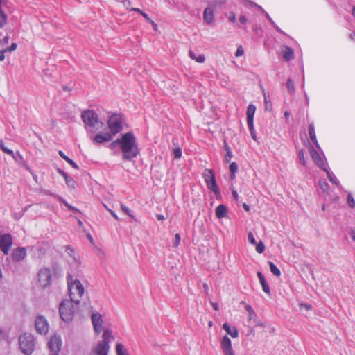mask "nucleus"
Here are the masks:
<instances>
[{"instance_id": "nucleus-1", "label": "nucleus", "mask_w": 355, "mask_h": 355, "mask_svg": "<svg viewBox=\"0 0 355 355\" xmlns=\"http://www.w3.org/2000/svg\"><path fill=\"white\" fill-rule=\"evenodd\" d=\"M121 150L123 153V159L130 161L139 154V149L137 139L134 134L128 132L123 134L120 137Z\"/></svg>"}, {"instance_id": "nucleus-2", "label": "nucleus", "mask_w": 355, "mask_h": 355, "mask_svg": "<svg viewBox=\"0 0 355 355\" xmlns=\"http://www.w3.org/2000/svg\"><path fill=\"white\" fill-rule=\"evenodd\" d=\"M68 289L69 291L70 300L78 304L84 294L85 289L81 282L73 278V275H68L67 277Z\"/></svg>"}, {"instance_id": "nucleus-3", "label": "nucleus", "mask_w": 355, "mask_h": 355, "mask_svg": "<svg viewBox=\"0 0 355 355\" xmlns=\"http://www.w3.org/2000/svg\"><path fill=\"white\" fill-rule=\"evenodd\" d=\"M19 348L24 355H31L35 351L36 341L31 333L21 334L18 339Z\"/></svg>"}, {"instance_id": "nucleus-4", "label": "nucleus", "mask_w": 355, "mask_h": 355, "mask_svg": "<svg viewBox=\"0 0 355 355\" xmlns=\"http://www.w3.org/2000/svg\"><path fill=\"white\" fill-rule=\"evenodd\" d=\"M103 340L100 341L92 350L89 355H107L110 343L114 339L111 331L107 329L103 334Z\"/></svg>"}, {"instance_id": "nucleus-5", "label": "nucleus", "mask_w": 355, "mask_h": 355, "mask_svg": "<svg viewBox=\"0 0 355 355\" xmlns=\"http://www.w3.org/2000/svg\"><path fill=\"white\" fill-rule=\"evenodd\" d=\"M73 303L71 300H64L60 304V316L65 322H69L73 318L75 310Z\"/></svg>"}, {"instance_id": "nucleus-6", "label": "nucleus", "mask_w": 355, "mask_h": 355, "mask_svg": "<svg viewBox=\"0 0 355 355\" xmlns=\"http://www.w3.org/2000/svg\"><path fill=\"white\" fill-rule=\"evenodd\" d=\"M81 118L87 128H93L98 124L103 125V123L98 121L97 114L93 110H85L81 114Z\"/></svg>"}, {"instance_id": "nucleus-7", "label": "nucleus", "mask_w": 355, "mask_h": 355, "mask_svg": "<svg viewBox=\"0 0 355 355\" xmlns=\"http://www.w3.org/2000/svg\"><path fill=\"white\" fill-rule=\"evenodd\" d=\"M107 125L110 133L113 136H115L117 133L120 132L123 129L121 115L114 114L112 116H110L107 121Z\"/></svg>"}, {"instance_id": "nucleus-8", "label": "nucleus", "mask_w": 355, "mask_h": 355, "mask_svg": "<svg viewBox=\"0 0 355 355\" xmlns=\"http://www.w3.org/2000/svg\"><path fill=\"white\" fill-rule=\"evenodd\" d=\"M204 179L209 189L211 190L217 196L220 194V190L216 184V180L212 169H207L204 173Z\"/></svg>"}, {"instance_id": "nucleus-9", "label": "nucleus", "mask_w": 355, "mask_h": 355, "mask_svg": "<svg viewBox=\"0 0 355 355\" xmlns=\"http://www.w3.org/2000/svg\"><path fill=\"white\" fill-rule=\"evenodd\" d=\"M62 339L60 336L58 334H54L51 336L49 342H48V349L51 352V354H59V352L62 347Z\"/></svg>"}, {"instance_id": "nucleus-10", "label": "nucleus", "mask_w": 355, "mask_h": 355, "mask_svg": "<svg viewBox=\"0 0 355 355\" xmlns=\"http://www.w3.org/2000/svg\"><path fill=\"white\" fill-rule=\"evenodd\" d=\"M35 327L38 334L45 335L49 331V326L47 320L43 315H38L35 320Z\"/></svg>"}, {"instance_id": "nucleus-11", "label": "nucleus", "mask_w": 355, "mask_h": 355, "mask_svg": "<svg viewBox=\"0 0 355 355\" xmlns=\"http://www.w3.org/2000/svg\"><path fill=\"white\" fill-rule=\"evenodd\" d=\"M38 281L42 287L46 288L51 283V272L49 268H42L38 272Z\"/></svg>"}, {"instance_id": "nucleus-12", "label": "nucleus", "mask_w": 355, "mask_h": 355, "mask_svg": "<svg viewBox=\"0 0 355 355\" xmlns=\"http://www.w3.org/2000/svg\"><path fill=\"white\" fill-rule=\"evenodd\" d=\"M12 244V239L10 234H1L0 233V251L8 254Z\"/></svg>"}, {"instance_id": "nucleus-13", "label": "nucleus", "mask_w": 355, "mask_h": 355, "mask_svg": "<svg viewBox=\"0 0 355 355\" xmlns=\"http://www.w3.org/2000/svg\"><path fill=\"white\" fill-rule=\"evenodd\" d=\"M220 347L224 355H235L232 347V342L227 336H224L220 342Z\"/></svg>"}, {"instance_id": "nucleus-14", "label": "nucleus", "mask_w": 355, "mask_h": 355, "mask_svg": "<svg viewBox=\"0 0 355 355\" xmlns=\"http://www.w3.org/2000/svg\"><path fill=\"white\" fill-rule=\"evenodd\" d=\"M92 322L94 326V331L96 334H99L101 331L103 320L101 315L98 313H92Z\"/></svg>"}, {"instance_id": "nucleus-15", "label": "nucleus", "mask_w": 355, "mask_h": 355, "mask_svg": "<svg viewBox=\"0 0 355 355\" xmlns=\"http://www.w3.org/2000/svg\"><path fill=\"white\" fill-rule=\"evenodd\" d=\"M114 136L110 132H100L95 135L94 141L96 144H102L105 141H110Z\"/></svg>"}, {"instance_id": "nucleus-16", "label": "nucleus", "mask_w": 355, "mask_h": 355, "mask_svg": "<svg viewBox=\"0 0 355 355\" xmlns=\"http://www.w3.org/2000/svg\"><path fill=\"white\" fill-rule=\"evenodd\" d=\"M26 257V250L25 248H17L12 253V258L17 261L24 259Z\"/></svg>"}, {"instance_id": "nucleus-17", "label": "nucleus", "mask_w": 355, "mask_h": 355, "mask_svg": "<svg viewBox=\"0 0 355 355\" xmlns=\"http://www.w3.org/2000/svg\"><path fill=\"white\" fill-rule=\"evenodd\" d=\"M282 56L285 61L292 60L294 57L293 50L288 46H283L282 48Z\"/></svg>"}, {"instance_id": "nucleus-18", "label": "nucleus", "mask_w": 355, "mask_h": 355, "mask_svg": "<svg viewBox=\"0 0 355 355\" xmlns=\"http://www.w3.org/2000/svg\"><path fill=\"white\" fill-rule=\"evenodd\" d=\"M311 156L315 163V164L320 167V168L323 169L325 168L324 164L323 162L322 159L320 157L319 154L315 151L313 148H311L310 151Z\"/></svg>"}, {"instance_id": "nucleus-19", "label": "nucleus", "mask_w": 355, "mask_h": 355, "mask_svg": "<svg viewBox=\"0 0 355 355\" xmlns=\"http://www.w3.org/2000/svg\"><path fill=\"white\" fill-rule=\"evenodd\" d=\"M255 110H256V107L252 104H250L248 105V107H247L246 115H247V124L248 125H252V123H253V120H254V115L255 113Z\"/></svg>"}, {"instance_id": "nucleus-20", "label": "nucleus", "mask_w": 355, "mask_h": 355, "mask_svg": "<svg viewBox=\"0 0 355 355\" xmlns=\"http://www.w3.org/2000/svg\"><path fill=\"white\" fill-rule=\"evenodd\" d=\"M216 216L218 218L220 219L227 216V207L223 205H219L215 210Z\"/></svg>"}, {"instance_id": "nucleus-21", "label": "nucleus", "mask_w": 355, "mask_h": 355, "mask_svg": "<svg viewBox=\"0 0 355 355\" xmlns=\"http://www.w3.org/2000/svg\"><path fill=\"white\" fill-rule=\"evenodd\" d=\"M257 277L259 279L260 284L262 286L263 291L268 294H270V286L268 284L264 275L261 272H257Z\"/></svg>"}, {"instance_id": "nucleus-22", "label": "nucleus", "mask_w": 355, "mask_h": 355, "mask_svg": "<svg viewBox=\"0 0 355 355\" xmlns=\"http://www.w3.org/2000/svg\"><path fill=\"white\" fill-rule=\"evenodd\" d=\"M203 18L204 21L208 24H210L213 22L214 19V13L209 8H206L205 9L203 12Z\"/></svg>"}, {"instance_id": "nucleus-23", "label": "nucleus", "mask_w": 355, "mask_h": 355, "mask_svg": "<svg viewBox=\"0 0 355 355\" xmlns=\"http://www.w3.org/2000/svg\"><path fill=\"white\" fill-rule=\"evenodd\" d=\"M223 329L233 338H236L239 336L238 330L236 327L231 328L228 323L225 322L223 325Z\"/></svg>"}, {"instance_id": "nucleus-24", "label": "nucleus", "mask_w": 355, "mask_h": 355, "mask_svg": "<svg viewBox=\"0 0 355 355\" xmlns=\"http://www.w3.org/2000/svg\"><path fill=\"white\" fill-rule=\"evenodd\" d=\"M309 137H310V139L312 141V142L315 145V146L317 148H319V144H318L317 139H316V135H315V128H314L313 124H310L309 125Z\"/></svg>"}, {"instance_id": "nucleus-25", "label": "nucleus", "mask_w": 355, "mask_h": 355, "mask_svg": "<svg viewBox=\"0 0 355 355\" xmlns=\"http://www.w3.org/2000/svg\"><path fill=\"white\" fill-rule=\"evenodd\" d=\"M58 154L63 159H64L69 164H70L73 168L75 169H78L79 167L76 164V163L72 160L71 159H70L69 157H67V155H65V154L62 151V150H60L58 152Z\"/></svg>"}, {"instance_id": "nucleus-26", "label": "nucleus", "mask_w": 355, "mask_h": 355, "mask_svg": "<svg viewBox=\"0 0 355 355\" xmlns=\"http://www.w3.org/2000/svg\"><path fill=\"white\" fill-rule=\"evenodd\" d=\"M189 55L192 60H196L197 62L203 63L205 61V56L204 55H200L197 57L195 53L191 50L189 51Z\"/></svg>"}, {"instance_id": "nucleus-27", "label": "nucleus", "mask_w": 355, "mask_h": 355, "mask_svg": "<svg viewBox=\"0 0 355 355\" xmlns=\"http://www.w3.org/2000/svg\"><path fill=\"white\" fill-rule=\"evenodd\" d=\"M116 355H128L127 350L122 343H117L116 346Z\"/></svg>"}, {"instance_id": "nucleus-28", "label": "nucleus", "mask_w": 355, "mask_h": 355, "mask_svg": "<svg viewBox=\"0 0 355 355\" xmlns=\"http://www.w3.org/2000/svg\"><path fill=\"white\" fill-rule=\"evenodd\" d=\"M230 172V178L234 180L235 178V174L238 171V165L236 162H232L229 167Z\"/></svg>"}, {"instance_id": "nucleus-29", "label": "nucleus", "mask_w": 355, "mask_h": 355, "mask_svg": "<svg viewBox=\"0 0 355 355\" xmlns=\"http://www.w3.org/2000/svg\"><path fill=\"white\" fill-rule=\"evenodd\" d=\"M324 171H325L327 172V177L329 180V181L336 185V186H338L339 185V180L337 179V178L332 173H331L327 168H324Z\"/></svg>"}, {"instance_id": "nucleus-30", "label": "nucleus", "mask_w": 355, "mask_h": 355, "mask_svg": "<svg viewBox=\"0 0 355 355\" xmlns=\"http://www.w3.org/2000/svg\"><path fill=\"white\" fill-rule=\"evenodd\" d=\"M268 265L270 266V270L271 271V272L277 276V277H279L281 275V272L279 270V269L271 261H268Z\"/></svg>"}, {"instance_id": "nucleus-31", "label": "nucleus", "mask_w": 355, "mask_h": 355, "mask_svg": "<svg viewBox=\"0 0 355 355\" xmlns=\"http://www.w3.org/2000/svg\"><path fill=\"white\" fill-rule=\"evenodd\" d=\"M0 148L6 154L10 155L12 157L13 159H15V154L14 153L13 150L7 148L4 144L3 141L2 140H0Z\"/></svg>"}, {"instance_id": "nucleus-32", "label": "nucleus", "mask_w": 355, "mask_h": 355, "mask_svg": "<svg viewBox=\"0 0 355 355\" xmlns=\"http://www.w3.org/2000/svg\"><path fill=\"white\" fill-rule=\"evenodd\" d=\"M7 15L2 10L1 6H0V28H3L6 24Z\"/></svg>"}, {"instance_id": "nucleus-33", "label": "nucleus", "mask_w": 355, "mask_h": 355, "mask_svg": "<svg viewBox=\"0 0 355 355\" xmlns=\"http://www.w3.org/2000/svg\"><path fill=\"white\" fill-rule=\"evenodd\" d=\"M64 180H65L66 184L69 187L72 188V189H74L76 187V184L73 178L68 175L64 178Z\"/></svg>"}, {"instance_id": "nucleus-34", "label": "nucleus", "mask_w": 355, "mask_h": 355, "mask_svg": "<svg viewBox=\"0 0 355 355\" xmlns=\"http://www.w3.org/2000/svg\"><path fill=\"white\" fill-rule=\"evenodd\" d=\"M286 87H287V89H288V92L290 94L294 93V92H295V85H294V83H293V82L292 81V80L291 78H288V80H287Z\"/></svg>"}, {"instance_id": "nucleus-35", "label": "nucleus", "mask_w": 355, "mask_h": 355, "mask_svg": "<svg viewBox=\"0 0 355 355\" xmlns=\"http://www.w3.org/2000/svg\"><path fill=\"white\" fill-rule=\"evenodd\" d=\"M60 200L70 210L80 213V210L72 205H69L64 198H60Z\"/></svg>"}, {"instance_id": "nucleus-36", "label": "nucleus", "mask_w": 355, "mask_h": 355, "mask_svg": "<svg viewBox=\"0 0 355 355\" xmlns=\"http://www.w3.org/2000/svg\"><path fill=\"white\" fill-rule=\"evenodd\" d=\"M319 185H320V189L322 190V191L323 193H328L329 189V185L328 184L327 182H323V181H320L319 182Z\"/></svg>"}, {"instance_id": "nucleus-37", "label": "nucleus", "mask_w": 355, "mask_h": 355, "mask_svg": "<svg viewBox=\"0 0 355 355\" xmlns=\"http://www.w3.org/2000/svg\"><path fill=\"white\" fill-rule=\"evenodd\" d=\"M298 157H299L300 163L302 165H305L306 164V160H305V157H304V150L301 149V150H299V152H298Z\"/></svg>"}, {"instance_id": "nucleus-38", "label": "nucleus", "mask_w": 355, "mask_h": 355, "mask_svg": "<svg viewBox=\"0 0 355 355\" xmlns=\"http://www.w3.org/2000/svg\"><path fill=\"white\" fill-rule=\"evenodd\" d=\"M265 250V245L262 241L256 244V250L258 253H263Z\"/></svg>"}, {"instance_id": "nucleus-39", "label": "nucleus", "mask_w": 355, "mask_h": 355, "mask_svg": "<svg viewBox=\"0 0 355 355\" xmlns=\"http://www.w3.org/2000/svg\"><path fill=\"white\" fill-rule=\"evenodd\" d=\"M173 157L175 159H180L182 157V149L179 147L173 149Z\"/></svg>"}, {"instance_id": "nucleus-40", "label": "nucleus", "mask_w": 355, "mask_h": 355, "mask_svg": "<svg viewBox=\"0 0 355 355\" xmlns=\"http://www.w3.org/2000/svg\"><path fill=\"white\" fill-rule=\"evenodd\" d=\"M121 210L125 213L127 215H128L132 218H134L133 215L131 214V211L128 207H127L125 205L121 204Z\"/></svg>"}, {"instance_id": "nucleus-41", "label": "nucleus", "mask_w": 355, "mask_h": 355, "mask_svg": "<svg viewBox=\"0 0 355 355\" xmlns=\"http://www.w3.org/2000/svg\"><path fill=\"white\" fill-rule=\"evenodd\" d=\"M347 203L350 207H355V200L351 194H349L347 196Z\"/></svg>"}, {"instance_id": "nucleus-42", "label": "nucleus", "mask_w": 355, "mask_h": 355, "mask_svg": "<svg viewBox=\"0 0 355 355\" xmlns=\"http://www.w3.org/2000/svg\"><path fill=\"white\" fill-rule=\"evenodd\" d=\"M117 146H119V148H121V141H120V138H117L115 141H112L110 144V148L111 149H114L115 148H116Z\"/></svg>"}, {"instance_id": "nucleus-43", "label": "nucleus", "mask_w": 355, "mask_h": 355, "mask_svg": "<svg viewBox=\"0 0 355 355\" xmlns=\"http://www.w3.org/2000/svg\"><path fill=\"white\" fill-rule=\"evenodd\" d=\"M248 128H249V130L250 132V135H251V137L254 140V141H257V137H256V134H255V130L254 129V125H253V123H252V125H248Z\"/></svg>"}, {"instance_id": "nucleus-44", "label": "nucleus", "mask_w": 355, "mask_h": 355, "mask_svg": "<svg viewBox=\"0 0 355 355\" xmlns=\"http://www.w3.org/2000/svg\"><path fill=\"white\" fill-rule=\"evenodd\" d=\"M248 241L252 244V245H256L257 244V241H256V239L253 235V234L252 232H249L248 234Z\"/></svg>"}, {"instance_id": "nucleus-45", "label": "nucleus", "mask_w": 355, "mask_h": 355, "mask_svg": "<svg viewBox=\"0 0 355 355\" xmlns=\"http://www.w3.org/2000/svg\"><path fill=\"white\" fill-rule=\"evenodd\" d=\"M266 18L270 21V23L272 24V26L278 31L281 32L280 28L275 24L274 21L272 19V18L270 17L268 14H266Z\"/></svg>"}, {"instance_id": "nucleus-46", "label": "nucleus", "mask_w": 355, "mask_h": 355, "mask_svg": "<svg viewBox=\"0 0 355 355\" xmlns=\"http://www.w3.org/2000/svg\"><path fill=\"white\" fill-rule=\"evenodd\" d=\"M180 240H181L180 235V234L177 233L175 236V241L173 243V246L175 248L178 247L180 243Z\"/></svg>"}, {"instance_id": "nucleus-47", "label": "nucleus", "mask_w": 355, "mask_h": 355, "mask_svg": "<svg viewBox=\"0 0 355 355\" xmlns=\"http://www.w3.org/2000/svg\"><path fill=\"white\" fill-rule=\"evenodd\" d=\"M244 53V50L243 49V47L241 46H239L237 49H236V53H235V55L236 57H239V56H241L243 55Z\"/></svg>"}, {"instance_id": "nucleus-48", "label": "nucleus", "mask_w": 355, "mask_h": 355, "mask_svg": "<svg viewBox=\"0 0 355 355\" xmlns=\"http://www.w3.org/2000/svg\"><path fill=\"white\" fill-rule=\"evenodd\" d=\"M232 157V153L230 149H228V152H227L226 155L225 157V159L226 162H230Z\"/></svg>"}, {"instance_id": "nucleus-49", "label": "nucleus", "mask_w": 355, "mask_h": 355, "mask_svg": "<svg viewBox=\"0 0 355 355\" xmlns=\"http://www.w3.org/2000/svg\"><path fill=\"white\" fill-rule=\"evenodd\" d=\"M17 48V44L16 43H12L9 47H7L4 50L6 51V52H11L14 50H15Z\"/></svg>"}, {"instance_id": "nucleus-50", "label": "nucleus", "mask_w": 355, "mask_h": 355, "mask_svg": "<svg viewBox=\"0 0 355 355\" xmlns=\"http://www.w3.org/2000/svg\"><path fill=\"white\" fill-rule=\"evenodd\" d=\"M228 19L232 22H235L236 21V16L232 12H229V14H228Z\"/></svg>"}, {"instance_id": "nucleus-51", "label": "nucleus", "mask_w": 355, "mask_h": 355, "mask_svg": "<svg viewBox=\"0 0 355 355\" xmlns=\"http://www.w3.org/2000/svg\"><path fill=\"white\" fill-rule=\"evenodd\" d=\"M245 309L247 312L249 313L250 318H251V315L252 313H254L252 308L250 305H246Z\"/></svg>"}, {"instance_id": "nucleus-52", "label": "nucleus", "mask_w": 355, "mask_h": 355, "mask_svg": "<svg viewBox=\"0 0 355 355\" xmlns=\"http://www.w3.org/2000/svg\"><path fill=\"white\" fill-rule=\"evenodd\" d=\"M57 171L58 173L62 175L64 178H65L67 176H68V175L67 174V173H65L62 169L58 168L57 169Z\"/></svg>"}, {"instance_id": "nucleus-53", "label": "nucleus", "mask_w": 355, "mask_h": 355, "mask_svg": "<svg viewBox=\"0 0 355 355\" xmlns=\"http://www.w3.org/2000/svg\"><path fill=\"white\" fill-rule=\"evenodd\" d=\"M107 209L109 211V212L112 214V216L116 220H119V218L118 217V216L116 214V213L112 211V209L107 208L106 207Z\"/></svg>"}, {"instance_id": "nucleus-54", "label": "nucleus", "mask_w": 355, "mask_h": 355, "mask_svg": "<svg viewBox=\"0 0 355 355\" xmlns=\"http://www.w3.org/2000/svg\"><path fill=\"white\" fill-rule=\"evenodd\" d=\"M142 16L144 17V19H146V21H148V23H150L153 20L148 17V15L144 12L142 13Z\"/></svg>"}, {"instance_id": "nucleus-55", "label": "nucleus", "mask_w": 355, "mask_h": 355, "mask_svg": "<svg viewBox=\"0 0 355 355\" xmlns=\"http://www.w3.org/2000/svg\"><path fill=\"white\" fill-rule=\"evenodd\" d=\"M6 51L3 49L2 51H0V61H3L5 59V53Z\"/></svg>"}, {"instance_id": "nucleus-56", "label": "nucleus", "mask_w": 355, "mask_h": 355, "mask_svg": "<svg viewBox=\"0 0 355 355\" xmlns=\"http://www.w3.org/2000/svg\"><path fill=\"white\" fill-rule=\"evenodd\" d=\"M239 21L241 24H244L246 23L247 21V19L246 17L244 16V15H241L240 17H239Z\"/></svg>"}, {"instance_id": "nucleus-57", "label": "nucleus", "mask_w": 355, "mask_h": 355, "mask_svg": "<svg viewBox=\"0 0 355 355\" xmlns=\"http://www.w3.org/2000/svg\"><path fill=\"white\" fill-rule=\"evenodd\" d=\"M203 288H204V291L206 294H208V291H209V286H208V284L205 283L203 284Z\"/></svg>"}, {"instance_id": "nucleus-58", "label": "nucleus", "mask_w": 355, "mask_h": 355, "mask_svg": "<svg viewBox=\"0 0 355 355\" xmlns=\"http://www.w3.org/2000/svg\"><path fill=\"white\" fill-rule=\"evenodd\" d=\"M131 10L137 12L139 13L141 15H142V13L144 12L141 10H140L139 8H132Z\"/></svg>"}, {"instance_id": "nucleus-59", "label": "nucleus", "mask_w": 355, "mask_h": 355, "mask_svg": "<svg viewBox=\"0 0 355 355\" xmlns=\"http://www.w3.org/2000/svg\"><path fill=\"white\" fill-rule=\"evenodd\" d=\"M350 235L352 240L355 241V229L351 230Z\"/></svg>"}, {"instance_id": "nucleus-60", "label": "nucleus", "mask_w": 355, "mask_h": 355, "mask_svg": "<svg viewBox=\"0 0 355 355\" xmlns=\"http://www.w3.org/2000/svg\"><path fill=\"white\" fill-rule=\"evenodd\" d=\"M251 4H252L253 6H254V7L257 8H258L259 10H260L261 11L263 9L261 6L257 5V3H254V2H252V3H251Z\"/></svg>"}, {"instance_id": "nucleus-61", "label": "nucleus", "mask_w": 355, "mask_h": 355, "mask_svg": "<svg viewBox=\"0 0 355 355\" xmlns=\"http://www.w3.org/2000/svg\"><path fill=\"white\" fill-rule=\"evenodd\" d=\"M157 219L158 220H163L164 219V216L162 214H157Z\"/></svg>"}, {"instance_id": "nucleus-62", "label": "nucleus", "mask_w": 355, "mask_h": 355, "mask_svg": "<svg viewBox=\"0 0 355 355\" xmlns=\"http://www.w3.org/2000/svg\"><path fill=\"white\" fill-rule=\"evenodd\" d=\"M243 207L244 208V209L245 211H250V206L248 205H247L246 203H243Z\"/></svg>"}, {"instance_id": "nucleus-63", "label": "nucleus", "mask_w": 355, "mask_h": 355, "mask_svg": "<svg viewBox=\"0 0 355 355\" xmlns=\"http://www.w3.org/2000/svg\"><path fill=\"white\" fill-rule=\"evenodd\" d=\"M18 157H19V159H23V157H22V156H21V155L19 152H17V154L15 155V159L16 161H17Z\"/></svg>"}, {"instance_id": "nucleus-64", "label": "nucleus", "mask_w": 355, "mask_h": 355, "mask_svg": "<svg viewBox=\"0 0 355 355\" xmlns=\"http://www.w3.org/2000/svg\"><path fill=\"white\" fill-rule=\"evenodd\" d=\"M233 197L235 200H237L239 198V195L236 191H233L232 192Z\"/></svg>"}]
</instances>
